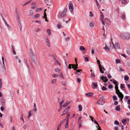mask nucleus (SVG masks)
I'll use <instances>...</instances> for the list:
<instances>
[{"label":"nucleus","mask_w":130,"mask_h":130,"mask_svg":"<svg viewBox=\"0 0 130 130\" xmlns=\"http://www.w3.org/2000/svg\"><path fill=\"white\" fill-rule=\"evenodd\" d=\"M119 44L118 43H116L115 44L114 48L116 49L119 48Z\"/></svg>","instance_id":"obj_17"},{"label":"nucleus","mask_w":130,"mask_h":130,"mask_svg":"<svg viewBox=\"0 0 130 130\" xmlns=\"http://www.w3.org/2000/svg\"><path fill=\"white\" fill-rule=\"evenodd\" d=\"M99 68L100 69V71L102 73H104V71L105 70V69L103 67H102V66H101L100 67H99Z\"/></svg>","instance_id":"obj_10"},{"label":"nucleus","mask_w":130,"mask_h":130,"mask_svg":"<svg viewBox=\"0 0 130 130\" xmlns=\"http://www.w3.org/2000/svg\"><path fill=\"white\" fill-rule=\"evenodd\" d=\"M116 110L118 111H119L120 110V107L119 106H116Z\"/></svg>","instance_id":"obj_37"},{"label":"nucleus","mask_w":130,"mask_h":130,"mask_svg":"<svg viewBox=\"0 0 130 130\" xmlns=\"http://www.w3.org/2000/svg\"><path fill=\"white\" fill-rule=\"evenodd\" d=\"M73 65V64H70L69 65L68 68L69 69H71V67H72V66Z\"/></svg>","instance_id":"obj_42"},{"label":"nucleus","mask_w":130,"mask_h":130,"mask_svg":"<svg viewBox=\"0 0 130 130\" xmlns=\"http://www.w3.org/2000/svg\"><path fill=\"white\" fill-rule=\"evenodd\" d=\"M46 45L48 47H50V44L49 43V41H48L47 42H46Z\"/></svg>","instance_id":"obj_52"},{"label":"nucleus","mask_w":130,"mask_h":130,"mask_svg":"<svg viewBox=\"0 0 130 130\" xmlns=\"http://www.w3.org/2000/svg\"><path fill=\"white\" fill-rule=\"evenodd\" d=\"M120 36L124 39H128L130 38V35L127 33H121L120 34Z\"/></svg>","instance_id":"obj_1"},{"label":"nucleus","mask_w":130,"mask_h":130,"mask_svg":"<svg viewBox=\"0 0 130 130\" xmlns=\"http://www.w3.org/2000/svg\"><path fill=\"white\" fill-rule=\"evenodd\" d=\"M107 88L106 87L103 86L102 87V89L103 91H105L107 89Z\"/></svg>","instance_id":"obj_46"},{"label":"nucleus","mask_w":130,"mask_h":130,"mask_svg":"<svg viewBox=\"0 0 130 130\" xmlns=\"http://www.w3.org/2000/svg\"><path fill=\"white\" fill-rule=\"evenodd\" d=\"M7 27L9 31H11L12 30V28L11 26L9 25L7 26Z\"/></svg>","instance_id":"obj_30"},{"label":"nucleus","mask_w":130,"mask_h":130,"mask_svg":"<svg viewBox=\"0 0 130 130\" xmlns=\"http://www.w3.org/2000/svg\"><path fill=\"white\" fill-rule=\"evenodd\" d=\"M82 70L78 69L77 70L76 74L77 75H79L81 73L80 72V71H82Z\"/></svg>","instance_id":"obj_22"},{"label":"nucleus","mask_w":130,"mask_h":130,"mask_svg":"<svg viewBox=\"0 0 130 130\" xmlns=\"http://www.w3.org/2000/svg\"><path fill=\"white\" fill-rule=\"evenodd\" d=\"M53 59L54 60V62H56L60 65H61L60 63L56 59L55 57V56L53 57Z\"/></svg>","instance_id":"obj_16"},{"label":"nucleus","mask_w":130,"mask_h":130,"mask_svg":"<svg viewBox=\"0 0 130 130\" xmlns=\"http://www.w3.org/2000/svg\"><path fill=\"white\" fill-rule=\"evenodd\" d=\"M126 52L129 55H130V48H129L127 49Z\"/></svg>","instance_id":"obj_24"},{"label":"nucleus","mask_w":130,"mask_h":130,"mask_svg":"<svg viewBox=\"0 0 130 130\" xmlns=\"http://www.w3.org/2000/svg\"><path fill=\"white\" fill-rule=\"evenodd\" d=\"M122 3L123 4H125L127 2V1L126 0H122Z\"/></svg>","instance_id":"obj_35"},{"label":"nucleus","mask_w":130,"mask_h":130,"mask_svg":"<svg viewBox=\"0 0 130 130\" xmlns=\"http://www.w3.org/2000/svg\"><path fill=\"white\" fill-rule=\"evenodd\" d=\"M103 97H101L100 99L97 102V103L98 104L103 105L105 103L103 100Z\"/></svg>","instance_id":"obj_3"},{"label":"nucleus","mask_w":130,"mask_h":130,"mask_svg":"<svg viewBox=\"0 0 130 130\" xmlns=\"http://www.w3.org/2000/svg\"><path fill=\"white\" fill-rule=\"evenodd\" d=\"M89 117L91 119V120L92 121H94V118L92 116H89Z\"/></svg>","instance_id":"obj_57"},{"label":"nucleus","mask_w":130,"mask_h":130,"mask_svg":"<svg viewBox=\"0 0 130 130\" xmlns=\"http://www.w3.org/2000/svg\"><path fill=\"white\" fill-rule=\"evenodd\" d=\"M47 32L48 35H50L51 34V32L50 29H48L47 30Z\"/></svg>","instance_id":"obj_40"},{"label":"nucleus","mask_w":130,"mask_h":130,"mask_svg":"<svg viewBox=\"0 0 130 130\" xmlns=\"http://www.w3.org/2000/svg\"><path fill=\"white\" fill-rule=\"evenodd\" d=\"M29 53L32 60L35 63H36L37 61L35 54L31 49L29 50Z\"/></svg>","instance_id":"obj_2"},{"label":"nucleus","mask_w":130,"mask_h":130,"mask_svg":"<svg viewBox=\"0 0 130 130\" xmlns=\"http://www.w3.org/2000/svg\"><path fill=\"white\" fill-rule=\"evenodd\" d=\"M57 27L58 28H60L62 27V26L60 24H58L57 25Z\"/></svg>","instance_id":"obj_33"},{"label":"nucleus","mask_w":130,"mask_h":130,"mask_svg":"<svg viewBox=\"0 0 130 130\" xmlns=\"http://www.w3.org/2000/svg\"><path fill=\"white\" fill-rule=\"evenodd\" d=\"M55 71L56 72H59L60 71V69H59L58 68H56L55 69Z\"/></svg>","instance_id":"obj_53"},{"label":"nucleus","mask_w":130,"mask_h":130,"mask_svg":"<svg viewBox=\"0 0 130 130\" xmlns=\"http://www.w3.org/2000/svg\"><path fill=\"white\" fill-rule=\"evenodd\" d=\"M103 48L105 50H107L108 51H109V47L107 46L106 45H105V47H103Z\"/></svg>","instance_id":"obj_23"},{"label":"nucleus","mask_w":130,"mask_h":130,"mask_svg":"<svg viewBox=\"0 0 130 130\" xmlns=\"http://www.w3.org/2000/svg\"><path fill=\"white\" fill-rule=\"evenodd\" d=\"M115 88L116 93L120 91L118 89V85H115Z\"/></svg>","instance_id":"obj_20"},{"label":"nucleus","mask_w":130,"mask_h":130,"mask_svg":"<svg viewBox=\"0 0 130 130\" xmlns=\"http://www.w3.org/2000/svg\"><path fill=\"white\" fill-rule=\"evenodd\" d=\"M115 123L116 124L118 125L119 124V123L117 121H115Z\"/></svg>","instance_id":"obj_59"},{"label":"nucleus","mask_w":130,"mask_h":130,"mask_svg":"<svg viewBox=\"0 0 130 130\" xmlns=\"http://www.w3.org/2000/svg\"><path fill=\"white\" fill-rule=\"evenodd\" d=\"M116 61L117 63H119L120 62V60L118 59H116Z\"/></svg>","instance_id":"obj_58"},{"label":"nucleus","mask_w":130,"mask_h":130,"mask_svg":"<svg viewBox=\"0 0 130 130\" xmlns=\"http://www.w3.org/2000/svg\"><path fill=\"white\" fill-rule=\"evenodd\" d=\"M46 9H45L44 11V15L43 17V18H46L47 17V15L46 14V13L45 12V11H46Z\"/></svg>","instance_id":"obj_31"},{"label":"nucleus","mask_w":130,"mask_h":130,"mask_svg":"<svg viewBox=\"0 0 130 130\" xmlns=\"http://www.w3.org/2000/svg\"><path fill=\"white\" fill-rule=\"evenodd\" d=\"M59 75L60 76V77H61L62 78H64L63 76V75L62 73H61Z\"/></svg>","instance_id":"obj_41"},{"label":"nucleus","mask_w":130,"mask_h":130,"mask_svg":"<svg viewBox=\"0 0 130 130\" xmlns=\"http://www.w3.org/2000/svg\"><path fill=\"white\" fill-rule=\"evenodd\" d=\"M70 113H68L67 114V115L66 118V122H69L68 120L70 118Z\"/></svg>","instance_id":"obj_15"},{"label":"nucleus","mask_w":130,"mask_h":130,"mask_svg":"<svg viewBox=\"0 0 130 130\" xmlns=\"http://www.w3.org/2000/svg\"><path fill=\"white\" fill-rule=\"evenodd\" d=\"M90 14L89 15L91 17H93V15L92 14V12L91 11H90Z\"/></svg>","instance_id":"obj_55"},{"label":"nucleus","mask_w":130,"mask_h":130,"mask_svg":"<svg viewBox=\"0 0 130 130\" xmlns=\"http://www.w3.org/2000/svg\"><path fill=\"white\" fill-rule=\"evenodd\" d=\"M93 95V93L92 92H89L86 94L85 95L87 97H90Z\"/></svg>","instance_id":"obj_13"},{"label":"nucleus","mask_w":130,"mask_h":130,"mask_svg":"<svg viewBox=\"0 0 130 130\" xmlns=\"http://www.w3.org/2000/svg\"><path fill=\"white\" fill-rule=\"evenodd\" d=\"M112 39H111V43H110V47L111 48V49L114 48V47H115V45H114L113 43L112 42Z\"/></svg>","instance_id":"obj_12"},{"label":"nucleus","mask_w":130,"mask_h":130,"mask_svg":"<svg viewBox=\"0 0 130 130\" xmlns=\"http://www.w3.org/2000/svg\"><path fill=\"white\" fill-rule=\"evenodd\" d=\"M100 13L101 15V18H100V20L101 21V22L103 25H104V23H105V22L103 21V20L104 18V15L101 12Z\"/></svg>","instance_id":"obj_6"},{"label":"nucleus","mask_w":130,"mask_h":130,"mask_svg":"<svg viewBox=\"0 0 130 130\" xmlns=\"http://www.w3.org/2000/svg\"><path fill=\"white\" fill-rule=\"evenodd\" d=\"M1 102L2 106H4L5 105V102L4 99L3 97L2 98Z\"/></svg>","instance_id":"obj_9"},{"label":"nucleus","mask_w":130,"mask_h":130,"mask_svg":"<svg viewBox=\"0 0 130 130\" xmlns=\"http://www.w3.org/2000/svg\"><path fill=\"white\" fill-rule=\"evenodd\" d=\"M96 5L97 7L99 9L100 7V5L99 4L97 0H96Z\"/></svg>","instance_id":"obj_34"},{"label":"nucleus","mask_w":130,"mask_h":130,"mask_svg":"<svg viewBox=\"0 0 130 130\" xmlns=\"http://www.w3.org/2000/svg\"><path fill=\"white\" fill-rule=\"evenodd\" d=\"M69 104V103L66 102L63 105V107H64L67 106Z\"/></svg>","instance_id":"obj_38"},{"label":"nucleus","mask_w":130,"mask_h":130,"mask_svg":"<svg viewBox=\"0 0 130 130\" xmlns=\"http://www.w3.org/2000/svg\"><path fill=\"white\" fill-rule=\"evenodd\" d=\"M97 63L98 64L99 67H100L101 65L100 64V61L99 60H97Z\"/></svg>","instance_id":"obj_54"},{"label":"nucleus","mask_w":130,"mask_h":130,"mask_svg":"<svg viewBox=\"0 0 130 130\" xmlns=\"http://www.w3.org/2000/svg\"><path fill=\"white\" fill-rule=\"evenodd\" d=\"M79 48L82 51H84L85 49V48L84 46H80V47Z\"/></svg>","instance_id":"obj_26"},{"label":"nucleus","mask_w":130,"mask_h":130,"mask_svg":"<svg viewBox=\"0 0 130 130\" xmlns=\"http://www.w3.org/2000/svg\"><path fill=\"white\" fill-rule=\"evenodd\" d=\"M124 79L126 81H127L128 79V76H125L124 77Z\"/></svg>","instance_id":"obj_43"},{"label":"nucleus","mask_w":130,"mask_h":130,"mask_svg":"<svg viewBox=\"0 0 130 130\" xmlns=\"http://www.w3.org/2000/svg\"><path fill=\"white\" fill-rule=\"evenodd\" d=\"M69 7L71 11H73L74 9V6L71 3L69 4Z\"/></svg>","instance_id":"obj_8"},{"label":"nucleus","mask_w":130,"mask_h":130,"mask_svg":"<svg viewBox=\"0 0 130 130\" xmlns=\"http://www.w3.org/2000/svg\"><path fill=\"white\" fill-rule=\"evenodd\" d=\"M40 30V29L39 28H37L36 29V32H38Z\"/></svg>","instance_id":"obj_61"},{"label":"nucleus","mask_w":130,"mask_h":130,"mask_svg":"<svg viewBox=\"0 0 130 130\" xmlns=\"http://www.w3.org/2000/svg\"><path fill=\"white\" fill-rule=\"evenodd\" d=\"M33 11L32 10H30V11L29 15H31L33 14Z\"/></svg>","instance_id":"obj_47"},{"label":"nucleus","mask_w":130,"mask_h":130,"mask_svg":"<svg viewBox=\"0 0 130 130\" xmlns=\"http://www.w3.org/2000/svg\"><path fill=\"white\" fill-rule=\"evenodd\" d=\"M113 86H112L111 85H109L108 86V87L109 89H111L112 88Z\"/></svg>","instance_id":"obj_56"},{"label":"nucleus","mask_w":130,"mask_h":130,"mask_svg":"<svg viewBox=\"0 0 130 130\" xmlns=\"http://www.w3.org/2000/svg\"><path fill=\"white\" fill-rule=\"evenodd\" d=\"M85 60V61H88V59L86 57H84Z\"/></svg>","instance_id":"obj_49"},{"label":"nucleus","mask_w":130,"mask_h":130,"mask_svg":"<svg viewBox=\"0 0 130 130\" xmlns=\"http://www.w3.org/2000/svg\"><path fill=\"white\" fill-rule=\"evenodd\" d=\"M78 108L79 109V110L80 111H81L82 109V105H78Z\"/></svg>","instance_id":"obj_25"},{"label":"nucleus","mask_w":130,"mask_h":130,"mask_svg":"<svg viewBox=\"0 0 130 130\" xmlns=\"http://www.w3.org/2000/svg\"><path fill=\"white\" fill-rule=\"evenodd\" d=\"M52 76L54 78H57L58 77V75H57L55 74H52Z\"/></svg>","instance_id":"obj_48"},{"label":"nucleus","mask_w":130,"mask_h":130,"mask_svg":"<svg viewBox=\"0 0 130 130\" xmlns=\"http://www.w3.org/2000/svg\"><path fill=\"white\" fill-rule=\"evenodd\" d=\"M30 2H31L30 1H29L28 2H26V3L24 4L23 5V6H26V5L29 3Z\"/></svg>","instance_id":"obj_36"},{"label":"nucleus","mask_w":130,"mask_h":130,"mask_svg":"<svg viewBox=\"0 0 130 130\" xmlns=\"http://www.w3.org/2000/svg\"><path fill=\"white\" fill-rule=\"evenodd\" d=\"M107 77H108L109 79L111 78L112 77L110 74H108L107 75Z\"/></svg>","instance_id":"obj_63"},{"label":"nucleus","mask_w":130,"mask_h":130,"mask_svg":"<svg viewBox=\"0 0 130 130\" xmlns=\"http://www.w3.org/2000/svg\"><path fill=\"white\" fill-rule=\"evenodd\" d=\"M57 79H54L52 80L51 83L52 84H54L56 82Z\"/></svg>","instance_id":"obj_19"},{"label":"nucleus","mask_w":130,"mask_h":130,"mask_svg":"<svg viewBox=\"0 0 130 130\" xmlns=\"http://www.w3.org/2000/svg\"><path fill=\"white\" fill-rule=\"evenodd\" d=\"M93 85L95 87H98L97 84L96 83H93Z\"/></svg>","instance_id":"obj_51"},{"label":"nucleus","mask_w":130,"mask_h":130,"mask_svg":"<svg viewBox=\"0 0 130 130\" xmlns=\"http://www.w3.org/2000/svg\"><path fill=\"white\" fill-rule=\"evenodd\" d=\"M65 120V119L62 120L61 121L59 124L58 126L61 127V125L64 122Z\"/></svg>","instance_id":"obj_18"},{"label":"nucleus","mask_w":130,"mask_h":130,"mask_svg":"<svg viewBox=\"0 0 130 130\" xmlns=\"http://www.w3.org/2000/svg\"><path fill=\"white\" fill-rule=\"evenodd\" d=\"M68 112V110H67L64 109L63 111L62 114L61 115V116H63L64 115H65L66 113H67Z\"/></svg>","instance_id":"obj_21"},{"label":"nucleus","mask_w":130,"mask_h":130,"mask_svg":"<svg viewBox=\"0 0 130 130\" xmlns=\"http://www.w3.org/2000/svg\"><path fill=\"white\" fill-rule=\"evenodd\" d=\"M93 121L95 124H96L98 125V126L99 127H100L98 123L95 120H94V121Z\"/></svg>","instance_id":"obj_44"},{"label":"nucleus","mask_w":130,"mask_h":130,"mask_svg":"<svg viewBox=\"0 0 130 130\" xmlns=\"http://www.w3.org/2000/svg\"><path fill=\"white\" fill-rule=\"evenodd\" d=\"M64 101L63 100L62 101H61V102L60 103V107H61L62 106L61 104L62 103H63L64 102Z\"/></svg>","instance_id":"obj_62"},{"label":"nucleus","mask_w":130,"mask_h":130,"mask_svg":"<svg viewBox=\"0 0 130 130\" xmlns=\"http://www.w3.org/2000/svg\"><path fill=\"white\" fill-rule=\"evenodd\" d=\"M112 83L116 85H117L118 84V82L115 80H114L113 81Z\"/></svg>","instance_id":"obj_29"},{"label":"nucleus","mask_w":130,"mask_h":130,"mask_svg":"<svg viewBox=\"0 0 130 130\" xmlns=\"http://www.w3.org/2000/svg\"><path fill=\"white\" fill-rule=\"evenodd\" d=\"M78 65L77 64L76 65L75 64H73V65L72 66V68L74 69V70H76L78 68L77 66Z\"/></svg>","instance_id":"obj_14"},{"label":"nucleus","mask_w":130,"mask_h":130,"mask_svg":"<svg viewBox=\"0 0 130 130\" xmlns=\"http://www.w3.org/2000/svg\"><path fill=\"white\" fill-rule=\"evenodd\" d=\"M95 75L94 74L92 73L91 74V77H95Z\"/></svg>","instance_id":"obj_64"},{"label":"nucleus","mask_w":130,"mask_h":130,"mask_svg":"<svg viewBox=\"0 0 130 130\" xmlns=\"http://www.w3.org/2000/svg\"><path fill=\"white\" fill-rule=\"evenodd\" d=\"M121 86H120V88L122 89V90H123V89L125 87H124V85L122 84H121Z\"/></svg>","instance_id":"obj_28"},{"label":"nucleus","mask_w":130,"mask_h":130,"mask_svg":"<svg viewBox=\"0 0 130 130\" xmlns=\"http://www.w3.org/2000/svg\"><path fill=\"white\" fill-rule=\"evenodd\" d=\"M42 9V8H39L37 9L36 10V12H38L41 11Z\"/></svg>","instance_id":"obj_32"},{"label":"nucleus","mask_w":130,"mask_h":130,"mask_svg":"<svg viewBox=\"0 0 130 130\" xmlns=\"http://www.w3.org/2000/svg\"><path fill=\"white\" fill-rule=\"evenodd\" d=\"M31 112L32 111H30L29 112L28 115L27 116V117L28 118H29L30 116H31L32 115V114Z\"/></svg>","instance_id":"obj_27"},{"label":"nucleus","mask_w":130,"mask_h":130,"mask_svg":"<svg viewBox=\"0 0 130 130\" xmlns=\"http://www.w3.org/2000/svg\"><path fill=\"white\" fill-rule=\"evenodd\" d=\"M45 1L47 5L50 6L52 5V0H45Z\"/></svg>","instance_id":"obj_7"},{"label":"nucleus","mask_w":130,"mask_h":130,"mask_svg":"<svg viewBox=\"0 0 130 130\" xmlns=\"http://www.w3.org/2000/svg\"><path fill=\"white\" fill-rule=\"evenodd\" d=\"M94 26V24L92 22H91L90 24V26L91 27H93Z\"/></svg>","instance_id":"obj_39"},{"label":"nucleus","mask_w":130,"mask_h":130,"mask_svg":"<svg viewBox=\"0 0 130 130\" xmlns=\"http://www.w3.org/2000/svg\"><path fill=\"white\" fill-rule=\"evenodd\" d=\"M101 79L104 82H107L108 80L106 77L103 76L101 77Z\"/></svg>","instance_id":"obj_11"},{"label":"nucleus","mask_w":130,"mask_h":130,"mask_svg":"<svg viewBox=\"0 0 130 130\" xmlns=\"http://www.w3.org/2000/svg\"><path fill=\"white\" fill-rule=\"evenodd\" d=\"M27 127V125L26 124H25L23 126V129H25Z\"/></svg>","instance_id":"obj_60"},{"label":"nucleus","mask_w":130,"mask_h":130,"mask_svg":"<svg viewBox=\"0 0 130 130\" xmlns=\"http://www.w3.org/2000/svg\"><path fill=\"white\" fill-rule=\"evenodd\" d=\"M116 93L118 95V96L120 99V101H122V99L124 96L123 95L122 93L120 91L117 92Z\"/></svg>","instance_id":"obj_4"},{"label":"nucleus","mask_w":130,"mask_h":130,"mask_svg":"<svg viewBox=\"0 0 130 130\" xmlns=\"http://www.w3.org/2000/svg\"><path fill=\"white\" fill-rule=\"evenodd\" d=\"M40 15L39 14H37L35 15L34 17V18H36L38 17H39Z\"/></svg>","instance_id":"obj_50"},{"label":"nucleus","mask_w":130,"mask_h":130,"mask_svg":"<svg viewBox=\"0 0 130 130\" xmlns=\"http://www.w3.org/2000/svg\"><path fill=\"white\" fill-rule=\"evenodd\" d=\"M67 9L65 8L63 10V11L62 12L61 14V16L62 17H63L66 15L67 11Z\"/></svg>","instance_id":"obj_5"},{"label":"nucleus","mask_w":130,"mask_h":130,"mask_svg":"<svg viewBox=\"0 0 130 130\" xmlns=\"http://www.w3.org/2000/svg\"><path fill=\"white\" fill-rule=\"evenodd\" d=\"M68 123H69V122H66V124L65 126V128H67L68 127Z\"/></svg>","instance_id":"obj_45"}]
</instances>
